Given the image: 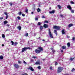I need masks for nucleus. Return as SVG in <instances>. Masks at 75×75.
Segmentation results:
<instances>
[{"mask_svg":"<svg viewBox=\"0 0 75 75\" xmlns=\"http://www.w3.org/2000/svg\"><path fill=\"white\" fill-rule=\"evenodd\" d=\"M38 48L40 50L36 49L35 50V52L37 54H40L41 52V51H43V48L42 47H38Z\"/></svg>","mask_w":75,"mask_h":75,"instance_id":"f257e3e1","label":"nucleus"},{"mask_svg":"<svg viewBox=\"0 0 75 75\" xmlns=\"http://www.w3.org/2000/svg\"><path fill=\"white\" fill-rule=\"evenodd\" d=\"M62 70H63V67H58L57 72V73H60V72H61Z\"/></svg>","mask_w":75,"mask_h":75,"instance_id":"f03ea898","label":"nucleus"},{"mask_svg":"<svg viewBox=\"0 0 75 75\" xmlns=\"http://www.w3.org/2000/svg\"><path fill=\"white\" fill-rule=\"evenodd\" d=\"M53 29H56L57 30H60V28L59 26H57L56 25H53Z\"/></svg>","mask_w":75,"mask_h":75,"instance_id":"7ed1b4c3","label":"nucleus"},{"mask_svg":"<svg viewBox=\"0 0 75 75\" xmlns=\"http://www.w3.org/2000/svg\"><path fill=\"white\" fill-rule=\"evenodd\" d=\"M49 34L50 35V37L51 38H54V37L52 36V34H51V30H50V29H49Z\"/></svg>","mask_w":75,"mask_h":75,"instance_id":"20e7f679","label":"nucleus"},{"mask_svg":"<svg viewBox=\"0 0 75 75\" xmlns=\"http://www.w3.org/2000/svg\"><path fill=\"white\" fill-rule=\"evenodd\" d=\"M14 66L15 68L16 69H18V68H19V66H18L17 64H15L14 65Z\"/></svg>","mask_w":75,"mask_h":75,"instance_id":"39448f33","label":"nucleus"},{"mask_svg":"<svg viewBox=\"0 0 75 75\" xmlns=\"http://www.w3.org/2000/svg\"><path fill=\"white\" fill-rule=\"evenodd\" d=\"M43 27L44 28H48V25L46 24H44L43 25Z\"/></svg>","mask_w":75,"mask_h":75,"instance_id":"423d86ee","label":"nucleus"},{"mask_svg":"<svg viewBox=\"0 0 75 75\" xmlns=\"http://www.w3.org/2000/svg\"><path fill=\"white\" fill-rule=\"evenodd\" d=\"M65 29H63L62 30V34L63 35L65 34Z\"/></svg>","mask_w":75,"mask_h":75,"instance_id":"0eeeda50","label":"nucleus"},{"mask_svg":"<svg viewBox=\"0 0 75 75\" xmlns=\"http://www.w3.org/2000/svg\"><path fill=\"white\" fill-rule=\"evenodd\" d=\"M26 47H24L23 48V49H22V50L21 51L22 52H24V51H26Z\"/></svg>","mask_w":75,"mask_h":75,"instance_id":"6e6552de","label":"nucleus"},{"mask_svg":"<svg viewBox=\"0 0 75 75\" xmlns=\"http://www.w3.org/2000/svg\"><path fill=\"white\" fill-rule=\"evenodd\" d=\"M67 8L69 9V10H72V7L70 5H68L67 6Z\"/></svg>","mask_w":75,"mask_h":75,"instance_id":"1a4fd4ad","label":"nucleus"},{"mask_svg":"<svg viewBox=\"0 0 75 75\" xmlns=\"http://www.w3.org/2000/svg\"><path fill=\"white\" fill-rule=\"evenodd\" d=\"M54 33H55L56 35H58V33H57V31L56 30H54Z\"/></svg>","mask_w":75,"mask_h":75,"instance_id":"9d476101","label":"nucleus"},{"mask_svg":"<svg viewBox=\"0 0 75 75\" xmlns=\"http://www.w3.org/2000/svg\"><path fill=\"white\" fill-rule=\"evenodd\" d=\"M67 48V47L65 46H62V50H66Z\"/></svg>","mask_w":75,"mask_h":75,"instance_id":"9b49d317","label":"nucleus"},{"mask_svg":"<svg viewBox=\"0 0 75 75\" xmlns=\"http://www.w3.org/2000/svg\"><path fill=\"white\" fill-rule=\"evenodd\" d=\"M49 13L50 14H54L55 13V11L53 10L51 11H49Z\"/></svg>","mask_w":75,"mask_h":75,"instance_id":"f8f14e48","label":"nucleus"},{"mask_svg":"<svg viewBox=\"0 0 75 75\" xmlns=\"http://www.w3.org/2000/svg\"><path fill=\"white\" fill-rule=\"evenodd\" d=\"M73 25L72 23H70L69 24V25H68V27L69 28H70L71 26H73Z\"/></svg>","mask_w":75,"mask_h":75,"instance_id":"ddd939ff","label":"nucleus"},{"mask_svg":"<svg viewBox=\"0 0 75 75\" xmlns=\"http://www.w3.org/2000/svg\"><path fill=\"white\" fill-rule=\"evenodd\" d=\"M4 25H6L7 24V23H8V21H5L4 22Z\"/></svg>","mask_w":75,"mask_h":75,"instance_id":"4468645a","label":"nucleus"},{"mask_svg":"<svg viewBox=\"0 0 75 75\" xmlns=\"http://www.w3.org/2000/svg\"><path fill=\"white\" fill-rule=\"evenodd\" d=\"M17 28H18L19 31H20L21 29V27L20 26H18L17 27Z\"/></svg>","mask_w":75,"mask_h":75,"instance_id":"2eb2a0df","label":"nucleus"},{"mask_svg":"<svg viewBox=\"0 0 75 75\" xmlns=\"http://www.w3.org/2000/svg\"><path fill=\"white\" fill-rule=\"evenodd\" d=\"M40 31H42V29H43V27L42 26L40 25Z\"/></svg>","mask_w":75,"mask_h":75,"instance_id":"dca6fc26","label":"nucleus"},{"mask_svg":"<svg viewBox=\"0 0 75 75\" xmlns=\"http://www.w3.org/2000/svg\"><path fill=\"white\" fill-rule=\"evenodd\" d=\"M37 11H38V13H39V12L41 11V9L39 8H38L37 10Z\"/></svg>","mask_w":75,"mask_h":75,"instance_id":"f3484780","label":"nucleus"},{"mask_svg":"<svg viewBox=\"0 0 75 75\" xmlns=\"http://www.w3.org/2000/svg\"><path fill=\"white\" fill-rule=\"evenodd\" d=\"M67 45L68 47H70V46H71V44H70V43L69 42L67 44Z\"/></svg>","mask_w":75,"mask_h":75,"instance_id":"a211bd4d","label":"nucleus"},{"mask_svg":"<svg viewBox=\"0 0 75 75\" xmlns=\"http://www.w3.org/2000/svg\"><path fill=\"white\" fill-rule=\"evenodd\" d=\"M35 65H40V63L39 62H37L35 63Z\"/></svg>","mask_w":75,"mask_h":75,"instance_id":"6ab92c4d","label":"nucleus"},{"mask_svg":"<svg viewBox=\"0 0 75 75\" xmlns=\"http://www.w3.org/2000/svg\"><path fill=\"white\" fill-rule=\"evenodd\" d=\"M57 7H59V9H61V8H62V6L59 5H57Z\"/></svg>","mask_w":75,"mask_h":75,"instance_id":"aec40b11","label":"nucleus"},{"mask_svg":"<svg viewBox=\"0 0 75 75\" xmlns=\"http://www.w3.org/2000/svg\"><path fill=\"white\" fill-rule=\"evenodd\" d=\"M26 50H32V48L30 47H26Z\"/></svg>","mask_w":75,"mask_h":75,"instance_id":"412c9836","label":"nucleus"},{"mask_svg":"<svg viewBox=\"0 0 75 75\" xmlns=\"http://www.w3.org/2000/svg\"><path fill=\"white\" fill-rule=\"evenodd\" d=\"M26 8L25 10V13H28V9L27 8Z\"/></svg>","mask_w":75,"mask_h":75,"instance_id":"4be33fe9","label":"nucleus"},{"mask_svg":"<svg viewBox=\"0 0 75 75\" xmlns=\"http://www.w3.org/2000/svg\"><path fill=\"white\" fill-rule=\"evenodd\" d=\"M0 59H3V57L2 55H1L0 56Z\"/></svg>","mask_w":75,"mask_h":75,"instance_id":"5701e85b","label":"nucleus"},{"mask_svg":"<svg viewBox=\"0 0 75 75\" xmlns=\"http://www.w3.org/2000/svg\"><path fill=\"white\" fill-rule=\"evenodd\" d=\"M30 70L32 71H34V69H33V68L32 67H31L30 69Z\"/></svg>","mask_w":75,"mask_h":75,"instance_id":"b1692460","label":"nucleus"},{"mask_svg":"<svg viewBox=\"0 0 75 75\" xmlns=\"http://www.w3.org/2000/svg\"><path fill=\"white\" fill-rule=\"evenodd\" d=\"M17 18H18V19L19 20H21V18H20V17L18 16L17 17Z\"/></svg>","mask_w":75,"mask_h":75,"instance_id":"393cba45","label":"nucleus"},{"mask_svg":"<svg viewBox=\"0 0 75 75\" xmlns=\"http://www.w3.org/2000/svg\"><path fill=\"white\" fill-rule=\"evenodd\" d=\"M4 14H5V15H6V16H8V15L7 14V13L6 12H5L4 13Z\"/></svg>","mask_w":75,"mask_h":75,"instance_id":"a878e982","label":"nucleus"},{"mask_svg":"<svg viewBox=\"0 0 75 75\" xmlns=\"http://www.w3.org/2000/svg\"><path fill=\"white\" fill-rule=\"evenodd\" d=\"M22 14V12H21V11H20V12L18 13V14H19V15L20 16L21 15V14Z\"/></svg>","mask_w":75,"mask_h":75,"instance_id":"bb28decb","label":"nucleus"},{"mask_svg":"<svg viewBox=\"0 0 75 75\" xmlns=\"http://www.w3.org/2000/svg\"><path fill=\"white\" fill-rule=\"evenodd\" d=\"M11 42L12 43L11 45H14V42H13V41H11Z\"/></svg>","mask_w":75,"mask_h":75,"instance_id":"cd10ccee","label":"nucleus"},{"mask_svg":"<svg viewBox=\"0 0 75 75\" xmlns=\"http://www.w3.org/2000/svg\"><path fill=\"white\" fill-rule=\"evenodd\" d=\"M28 33H25V36L26 37H28Z\"/></svg>","mask_w":75,"mask_h":75,"instance_id":"c85d7f7f","label":"nucleus"},{"mask_svg":"<svg viewBox=\"0 0 75 75\" xmlns=\"http://www.w3.org/2000/svg\"><path fill=\"white\" fill-rule=\"evenodd\" d=\"M21 75H28V74L26 73H24V74H21Z\"/></svg>","mask_w":75,"mask_h":75,"instance_id":"c756f323","label":"nucleus"},{"mask_svg":"<svg viewBox=\"0 0 75 75\" xmlns=\"http://www.w3.org/2000/svg\"><path fill=\"white\" fill-rule=\"evenodd\" d=\"M2 35V38H5V35L3 34Z\"/></svg>","mask_w":75,"mask_h":75,"instance_id":"7c9ffc66","label":"nucleus"},{"mask_svg":"<svg viewBox=\"0 0 75 75\" xmlns=\"http://www.w3.org/2000/svg\"><path fill=\"white\" fill-rule=\"evenodd\" d=\"M41 23L40 22H38V25H41Z\"/></svg>","mask_w":75,"mask_h":75,"instance_id":"2f4dec72","label":"nucleus"},{"mask_svg":"<svg viewBox=\"0 0 75 75\" xmlns=\"http://www.w3.org/2000/svg\"><path fill=\"white\" fill-rule=\"evenodd\" d=\"M55 50L53 49V50H52V52L53 53H54V52H55Z\"/></svg>","mask_w":75,"mask_h":75,"instance_id":"473e14b6","label":"nucleus"},{"mask_svg":"<svg viewBox=\"0 0 75 75\" xmlns=\"http://www.w3.org/2000/svg\"><path fill=\"white\" fill-rule=\"evenodd\" d=\"M70 10L72 13H74V10L71 9Z\"/></svg>","mask_w":75,"mask_h":75,"instance_id":"72a5a7b5","label":"nucleus"},{"mask_svg":"<svg viewBox=\"0 0 75 75\" xmlns=\"http://www.w3.org/2000/svg\"><path fill=\"white\" fill-rule=\"evenodd\" d=\"M60 16L61 17H62V18H64V16H63V15L60 14Z\"/></svg>","mask_w":75,"mask_h":75,"instance_id":"f704fd0d","label":"nucleus"},{"mask_svg":"<svg viewBox=\"0 0 75 75\" xmlns=\"http://www.w3.org/2000/svg\"><path fill=\"white\" fill-rule=\"evenodd\" d=\"M13 3L12 2H11V3H9V4H10V6H12V5H13Z\"/></svg>","mask_w":75,"mask_h":75,"instance_id":"c9c22d12","label":"nucleus"},{"mask_svg":"<svg viewBox=\"0 0 75 75\" xmlns=\"http://www.w3.org/2000/svg\"><path fill=\"white\" fill-rule=\"evenodd\" d=\"M14 44H15V45H17V44H18V42H16L14 43Z\"/></svg>","mask_w":75,"mask_h":75,"instance_id":"e433bc0d","label":"nucleus"},{"mask_svg":"<svg viewBox=\"0 0 75 75\" xmlns=\"http://www.w3.org/2000/svg\"><path fill=\"white\" fill-rule=\"evenodd\" d=\"M18 64H21V63H22V62H21V61H20V60H18Z\"/></svg>","mask_w":75,"mask_h":75,"instance_id":"4c0bfd02","label":"nucleus"},{"mask_svg":"<svg viewBox=\"0 0 75 75\" xmlns=\"http://www.w3.org/2000/svg\"><path fill=\"white\" fill-rule=\"evenodd\" d=\"M75 69L74 68H73L71 70V72H74V71H75Z\"/></svg>","mask_w":75,"mask_h":75,"instance_id":"58836bf2","label":"nucleus"},{"mask_svg":"<svg viewBox=\"0 0 75 75\" xmlns=\"http://www.w3.org/2000/svg\"><path fill=\"white\" fill-rule=\"evenodd\" d=\"M37 68H38L39 69H41V67H40V66H39L37 67Z\"/></svg>","mask_w":75,"mask_h":75,"instance_id":"ea45409f","label":"nucleus"},{"mask_svg":"<svg viewBox=\"0 0 75 75\" xmlns=\"http://www.w3.org/2000/svg\"><path fill=\"white\" fill-rule=\"evenodd\" d=\"M45 23H48V21H45L44 22Z\"/></svg>","mask_w":75,"mask_h":75,"instance_id":"a19ab883","label":"nucleus"},{"mask_svg":"<svg viewBox=\"0 0 75 75\" xmlns=\"http://www.w3.org/2000/svg\"><path fill=\"white\" fill-rule=\"evenodd\" d=\"M74 58H71L70 59V60H71V61H73V59H74Z\"/></svg>","mask_w":75,"mask_h":75,"instance_id":"79ce46f5","label":"nucleus"},{"mask_svg":"<svg viewBox=\"0 0 75 75\" xmlns=\"http://www.w3.org/2000/svg\"><path fill=\"white\" fill-rule=\"evenodd\" d=\"M64 75H70V74L68 73H67L64 74Z\"/></svg>","mask_w":75,"mask_h":75,"instance_id":"37998d69","label":"nucleus"},{"mask_svg":"<svg viewBox=\"0 0 75 75\" xmlns=\"http://www.w3.org/2000/svg\"><path fill=\"white\" fill-rule=\"evenodd\" d=\"M23 63L25 64H27V63H26V62H25L24 61H23Z\"/></svg>","mask_w":75,"mask_h":75,"instance_id":"c03bdc74","label":"nucleus"},{"mask_svg":"<svg viewBox=\"0 0 75 75\" xmlns=\"http://www.w3.org/2000/svg\"><path fill=\"white\" fill-rule=\"evenodd\" d=\"M50 70H52V66H51L50 68Z\"/></svg>","mask_w":75,"mask_h":75,"instance_id":"a18cd8bd","label":"nucleus"},{"mask_svg":"<svg viewBox=\"0 0 75 75\" xmlns=\"http://www.w3.org/2000/svg\"><path fill=\"white\" fill-rule=\"evenodd\" d=\"M22 16H23V17H24V16H25V14H24V13H23L22 14Z\"/></svg>","mask_w":75,"mask_h":75,"instance_id":"49530a36","label":"nucleus"},{"mask_svg":"<svg viewBox=\"0 0 75 75\" xmlns=\"http://www.w3.org/2000/svg\"><path fill=\"white\" fill-rule=\"evenodd\" d=\"M38 18H35V21H37V20H38Z\"/></svg>","mask_w":75,"mask_h":75,"instance_id":"de8ad7c7","label":"nucleus"},{"mask_svg":"<svg viewBox=\"0 0 75 75\" xmlns=\"http://www.w3.org/2000/svg\"><path fill=\"white\" fill-rule=\"evenodd\" d=\"M45 18V16H42V18Z\"/></svg>","mask_w":75,"mask_h":75,"instance_id":"09e8293b","label":"nucleus"},{"mask_svg":"<svg viewBox=\"0 0 75 75\" xmlns=\"http://www.w3.org/2000/svg\"><path fill=\"white\" fill-rule=\"evenodd\" d=\"M0 20H3V17H0Z\"/></svg>","mask_w":75,"mask_h":75,"instance_id":"8fccbe9b","label":"nucleus"},{"mask_svg":"<svg viewBox=\"0 0 75 75\" xmlns=\"http://www.w3.org/2000/svg\"><path fill=\"white\" fill-rule=\"evenodd\" d=\"M55 64L56 65H58V63H57V62H56L55 63Z\"/></svg>","mask_w":75,"mask_h":75,"instance_id":"3c124183","label":"nucleus"},{"mask_svg":"<svg viewBox=\"0 0 75 75\" xmlns=\"http://www.w3.org/2000/svg\"><path fill=\"white\" fill-rule=\"evenodd\" d=\"M6 27H9L10 26V25H8V24H7L6 25Z\"/></svg>","mask_w":75,"mask_h":75,"instance_id":"603ef678","label":"nucleus"},{"mask_svg":"<svg viewBox=\"0 0 75 75\" xmlns=\"http://www.w3.org/2000/svg\"><path fill=\"white\" fill-rule=\"evenodd\" d=\"M74 40H75V37H74L72 38L73 41H74Z\"/></svg>","mask_w":75,"mask_h":75,"instance_id":"864d4df0","label":"nucleus"},{"mask_svg":"<svg viewBox=\"0 0 75 75\" xmlns=\"http://www.w3.org/2000/svg\"><path fill=\"white\" fill-rule=\"evenodd\" d=\"M71 4H74V2H73V1H71Z\"/></svg>","mask_w":75,"mask_h":75,"instance_id":"5fc2aeb1","label":"nucleus"},{"mask_svg":"<svg viewBox=\"0 0 75 75\" xmlns=\"http://www.w3.org/2000/svg\"><path fill=\"white\" fill-rule=\"evenodd\" d=\"M33 58H34V59H35V58H37V57H33Z\"/></svg>","mask_w":75,"mask_h":75,"instance_id":"6e6d98bb","label":"nucleus"},{"mask_svg":"<svg viewBox=\"0 0 75 75\" xmlns=\"http://www.w3.org/2000/svg\"><path fill=\"white\" fill-rule=\"evenodd\" d=\"M51 50L52 51V50H54V49H53V48L52 47H51Z\"/></svg>","mask_w":75,"mask_h":75,"instance_id":"4d7b16f0","label":"nucleus"},{"mask_svg":"<svg viewBox=\"0 0 75 75\" xmlns=\"http://www.w3.org/2000/svg\"><path fill=\"white\" fill-rule=\"evenodd\" d=\"M31 67H29L28 68V69H31Z\"/></svg>","mask_w":75,"mask_h":75,"instance_id":"13d9d810","label":"nucleus"},{"mask_svg":"<svg viewBox=\"0 0 75 75\" xmlns=\"http://www.w3.org/2000/svg\"><path fill=\"white\" fill-rule=\"evenodd\" d=\"M67 38H70V36H69L67 35Z\"/></svg>","mask_w":75,"mask_h":75,"instance_id":"bf43d9fd","label":"nucleus"},{"mask_svg":"<svg viewBox=\"0 0 75 75\" xmlns=\"http://www.w3.org/2000/svg\"><path fill=\"white\" fill-rule=\"evenodd\" d=\"M7 18H8V16H6V19H7Z\"/></svg>","mask_w":75,"mask_h":75,"instance_id":"052dcab7","label":"nucleus"},{"mask_svg":"<svg viewBox=\"0 0 75 75\" xmlns=\"http://www.w3.org/2000/svg\"><path fill=\"white\" fill-rule=\"evenodd\" d=\"M9 31V30L8 29H6V31Z\"/></svg>","mask_w":75,"mask_h":75,"instance_id":"680f3d73","label":"nucleus"},{"mask_svg":"<svg viewBox=\"0 0 75 75\" xmlns=\"http://www.w3.org/2000/svg\"><path fill=\"white\" fill-rule=\"evenodd\" d=\"M61 52H64L63 51V50H61Z\"/></svg>","mask_w":75,"mask_h":75,"instance_id":"e2e57ef3","label":"nucleus"},{"mask_svg":"<svg viewBox=\"0 0 75 75\" xmlns=\"http://www.w3.org/2000/svg\"><path fill=\"white\" fill-rule=\"evenodd\" d=\"M31 62H33V59H31Z\"/></svg>","mask_w":75,"mask_h":75,"instance_id":"0e129e2a","label":"nucleus"},{"mask_svg":"<svg viewBox=\"0 0 75 75\" xmlns=\"http://www.w3.org/2000/svg\"><path fill=\"white\" fill-rule=\"evenodd\" d=\"M42 41H45V40L43 39L42 40Z\"/></svg>","mask_w":75,"mask_h":75,"instance_id":"69168bd1","label":"nucleus"},{"mask_svg":"<svg viewBox=\"0 0 75 75\" xmlns=\"http://www.w3.org/2000/svg\"><path fill=\"white\" fill-rule=\"evenodd\" d=\"M2 47H4V44H2Z\"/></svg>","mask_w":75,"mask_h":75,"instance_id":"338daca9","label":"nucleus"},{"mask_svg":"<svg viewBox=\"0 0 75 75\" xmlns=\"http://www.w3.org/2000/svg\"><path fill=\"white\" fill-rule=\"evenodd\" d=\"M42 60H43V61H45V59H42Z\"/></svg>","mask_w":75,"mask_h":75,"instance_id":"774afa93","label":"nucleus"}]
</instances>
